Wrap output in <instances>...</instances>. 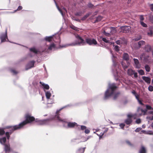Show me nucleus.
Masks as SVG:
<instances>
[{
  "label": "nucleus",
  "instance_id": "1",
  "mask_svg": "<svg viewBox=\"0 0 153 153\" xmlns=\"http://www.w3.org/2000/svg\"><path fill=\"white\" fill-rule=\"evenodd\" d=\"M26 120L21 123L18 125H16L13 126H7L6 128H10L13 130H16L21 128L23 126L27 123H30L35 120L34 118L31 117L30 115L26 114L25 116Z\"/></svg>",
  "mask_w": 153,
  "mask_h": 153
},
{
  "label": "nucleus",
  "instance_id": "2",
  "mask_svg": "<svg viewBox=\"0 0 153 153\" xmlns=\"http://www.w3.org/2000/svg\"><path fill=\"white\" fill-rule=\"evenodd\" d=\"M76 41L71 43L64 45L61 46L62 48H65L69 46H75L77 45H83L85 44V42L78 35H76Z\"/></svg>",
  "mask_w": 153,
  "mask_h": 153
},
{
  "label": "nucleus",
  "instance_id": "3",
  "mask_svg": "<svg viewBox=\"0 0 153 153\" xmlns=\"http://www.w3.org/2000/svg\"><path fill=\"white\" fill-rule=\"evenodd\" d=\"M116 88L114 84L109 85V87L105 92V98L107 99L109 97L112 95L114 93V90Z\"/></svg>",
  "mask_w": 153,
  "mask_h": 153
},
{
  "label": "nucleus",
  "instance_id": "4",
  "mask_svg": "<svg viewBox=\"0 0 153 153\" xmlns=\"http://www.w3.org/2000/svg\"><path fill=\"white\" fill-rule=\"evenodd\" d=\"M86 43L89 45L97 44V42L96 40L94 39L87 38L86 39Z\"/></svg>",
  "mask_w": 153,
  "mask_h": 153
},
{
  "label": "nucleus",
  "instance_id": "5",
  "mask_svg": "<svg viewBox=\"0 0 153 153\" xmlns=\"http://www.w3.org/2000/svg\"><path fill=\"white\" fill-rule=\"evenodd\" d=\"M147 110H144L142 108H139L137 109V115L138 117L141 116L142 114L145 115L146 113Z\"/></svg>",
  "mask_w": 153,
  "mask_h": 153
},
{
  "label": "nucleus",
  "instance_id": "6",
  "mask_svg": "<svg viewBox=\"0 0 153 153\" xmlns=\"http://www.w3.org/2000/svg\"><path fill=\"white\" fill-rule=\"evenodd\" d=\"M54 1V2L55 3V4H56V6L57 7V8L58 9V10H59V11L61 13V15L62 16H64V13H65L67 12V11L65 9L64 7H62V9H60L59 6L57 5L56 1H55V0H53Z\"/></svg>",
  "mask_w": 153,
  "mask_h": 153
},
{
  "label": "nucleus",
  "instance_id": "7",
  "mask_svg": "<svg viewBox=\"0 0 153 153\" xmlns=\"http://www.w3.org/2000/svg\"><path fill=\"white\" fill-rule=\"evenodd\" d=\"M131 27L129 26H124L121 27V30L123 33H127L128 32L130 29Z\"/></svg>",
  "mask_w": 153,
  "mask_h": 153
},
{
  "label": "nucleus",
  "instance_id": "8",
  "mask_svg": "<svg viewBox=\"0 0 153 153\" xmlns=\"http://www.w3.org/2000/svg\"><path fill=\"white\" fill-rule=\"evenodd\" d=\"M132 117L131 114H128L127 115L128 118L125 120V123L127 125L130 124L132 122L131 117Z\"/></svg>",
  "mask_w": 153,
  "mask_h": 153
},
{
  "label": "nucleus",
  "instance_id": "9",
  "mask_svg": "<svg viewBox=\"0 0 153 153\" xmlns=\"http://www.w3.org/2000/svg\"><path fill=\"white\" fill-rule=\"evenodd\" d=\"M1 40V42H3L7 41L6 39L8 40L7 38V30L6 31V33L1 35L0 37Z\"/></svg>",
  "mask_w": 153,
  "mask_h": 153
},
{
  "label": "nucleus",
  "instance_id": "10",
  "mask_svg": "<svg viewBox=\"0 0 153 153\" xmlns=\"http://www.w3.org/2000/svg\"><path fill=\"white\" fill-rule=\"evenodd\" d=\"M146 110L147 111V110H152V111H151L149 112L150 113V114H151L152 115V118H150V117H147V118H149V119L151 120H153V109L152 108V107L148 105H146Z\"/></svg>",
  "mask_w": 153,
  "mask_h": 153
},
{
  "label": "nucleus",
  "instance_id": "11",
  "mask_svg": "<svg viewBox=\"0 0 153 153\" xmlns=\"http://www.w3.org/2000/svg\"><path fill=\"white\" fill-rule=\"evenodd\" d=\"M134 60L135 67L137 68H140L141 67V65L139 63L138 60L136 59H134Z\"/></svg>",
  "mask_w": 153,
  "mask_h": 153
},
{
  "label": "nucleus",
  "instance_id": "12",
  "mask_svg": "<svg viewBox=\"0 0 153 153\" xmlns=\"http://www.w3.org/2000/svg\"><path fill=\"white\" fill-rule=\"evenodd\" d=\"M34 62L33 61L30 62L27 65L26 68V70H27L33 67L34 66Z\"/></svg>",
  "mask_w": 153,
  "mask_h": 153
},
{
  "label": "nucleus",
  "instance_id": "13",
  "mask_svg": "<svg viewBox=\"0 0 153 153\" xmlns=\"http://www.w3.org/2000/svg\"><path fill=\"white\" fill-rule=\"evenodd\" d=\"M142 78L143 80H144L146 83L148 84H150V83L151 79L150 77L145 76H143Z\"/></svg>",
  "mask_w": 153,
  "mask_h": 153
},
{
  "label": "nucleus",
  "instance_id": "14",
  "mask_svg": "<svg viewBox=\"0 0 153 153\" xmlns=\"http://www.w3.org/2000/svg\"><path fill=\"white\" fill-rule=\"evenodd\" d=\"M149 56H146L144 53L142 54L140 57L141 60L145 62H146L148 60L147 58Z\"/></svg>",
  "mask_w": 153,
  "mask_h": 153
},
{
  "label": "nucleus",
  "instance_id": "15",
  "mask_svg": "<svg viewBox=\"0 0 153 153\" xmlns=\"http://www.w3.org/2000/svg\"><path fill=\"white\" fill-rule=\"evenodd\" d=\"M48 120H39L38 122V124L39 125H43L47 124L48 121Z\"/></svg>",
  "mask_w": 153,
  "mask_h": 153
},
{
  "label": "nucleus",
  "instance_id": "16",
  "mask_svg": "<svg viewBox=\"0 0 153 153\" xmlns=\"http://www.w3.org/2000/svg\"><path fill=\"white\" fill-rule=\"evenodd\" d=\"M68 127L70 128H72L75 126H77V124L74 122V123H68Z\"/></svg>",
  "mask_w": 153,
  "mask_h": 153
},
{
  "label": "nucleus",
  "instance_id": "17",
  "mask_svg": "<svg viewBox=\"0 0 153 153\" xmlns=\"http://www.w3.org/2000/svg\"><path fill=\"white\" fill-rule=\"evenodd\" d=\"M4 146V150L5 152H9L10 150L9 144H5Z\"/></svg>",
  "mask_w": 153,
  "mask_h": 153
},
{
  "label": "nucleus",
  "instance_id": "18",
  "mask_svg": "<svg viewBox=\"0 0 153 153\" xmlns=\"http://www.w3.org/2000/svg\"><path fill=\"white\" fill-rule=\"evenodd\" d=\"M123 59L128 61L129 58L128 55L127 53H124L123 55Z\"/></svg>",
  "mask_w": 153,
  "mask_h": 153
},
{
  "label": "nucleus",
  "instance_id": "19",
  "mask_svg": "<svg viewBox=\"0 0 153 153\" xmlns=\"http://www.w3.org/2000/svg\"><path fill=\"white\" fill-rule=\"evenodd\" d=\"M40 83L43 86L44 89L48 90L49 88V86L48 84H45L44 83H42L41 82H40Z\"/></svg>",
  "mask_w": 153,
  "mask_h": 153
},
{
  "label": "nucleus",
  "instance_id": "20",
  "mask_svg": "<svg viewBox=\"0 0 153 153\" xmlns=\"http://www.w3.org/2000/svg\"><path fill=\"white\" fill-rule=\"evenodd\" d=\"M45 39L46 41L49 42L52 41L53 39L54 40V39L53 38V37L52 36L46 37L45 38Z\"/></svg>",
  "mask_w": 153,
  "mask_h": 153
},
{
  "label": "nucleus",
  "instance_id": "21",
  "mask_svg": "<svg viewBox=\"0 0 153 153\" xmlns=\"http://www.w3.org/2000/svg\"><path fill=\"white\" fill-rule=\"evenodd\" d=\"M45 95L46 98L48 100L49 99L50 97L51 96V93H50V92L49 91L45 92Z\"/></svg>",
  "mask_w": 153,
  "mask_h": 153
},
{
  "label": "nucleus",
  "instance_id": "22",
  "mask_svg": "<svg viewBox=\"0 0 153 153\" xmlns=\"http://www.w3.org/2000/svg\"><path fill=\"white\" fill-rule=\"evenodd\" d=\"M56 48V47L54 44H51L48 48V49L50 50L55 49Z\"/></svg>",
  "mask_w": 153,
  "mask_h": 153
},
{
  "label": "nucleus",
  "instance_id": "23",
  "mask_svg": "<svg viewBox=\"0 0 153 153\" xmlns=\"http://www.w3.org/2000/svg\"><path fill=\"white\" fill-rule=\"evenodd\" d=\"M147 35L150 37H152L153 36V30L151 29L149 30V32H148L147 33Z\"/></svg>",
  "mask_w": 153,
  "mask_h": 153
},
{
  "label": "nucleus",
  "instance_id": "24",
  "mask_svg": "<svg viewBox=\"0 0 153 153\" xmlns=\"http://www.w3.org/2000/svg\"><path fill=\"white\" fill-rule=\"evenodd\" d=\"M6 141V138L4 137L0 138V143L2 144H4L5 142Z\"/></svg>",
  "mask_w": 153,
  "mask_h": 153
},
{
  "label": "nucleus",
  "instance_id": "25",
  "mask_svg": "<svg viewBox=\"0 0 153 153\" xmlns=\"http://www.w3.org/2000/svg\"><path fill=\"white\" fill-rule=\"evenodd\" d=\"M134 71L131 69H129L128 70V74L129 75L131 76L133 74Z\"/></svg>",
  "mask_w": 153,
  "mask_h": 153
},
{
  "label": "nucleus",
  "instance_id": "26",
  "mask_svg": "<svg viewBox=\"0 0 153 153\" xmlns=\"http://www.w3.org/2000/svg\"><path fill=\"white\" fill-rule=\"evenodd\" d=\"M145 50L147 52L149 51H151V46L149 45H147L145 46Z\"/></svg>",
  "mask_w": 153,
  "mask_h": 153
},
{
  "label": "nucleus",
  "instance_id": "27",
  "mask_svg": "<svg viewBox=\"0 0 153 153\" xmlns=\"http://www.w3.org/2000/svg\"><path fill=\"white\" fill-rule=\"evenodd\" d=\"M140 153H146L145 148L143 146H142L139 151Z\"/></svg>",
  "mask_w": 153,
  "mask_h": 153
},
{
  "label": "nucleus",
  "instance_id": "28",
  "mask_svg": "<svg viewBox=\"0 0 153 153\" xmlns=\"http://www.w3.org/2000/svg\"><path fill=\"white\" fill-rule=\"evenodd\" d=\"M85 151V148H81L77 151L76 153H83Z\"/></svg>",
  "mask_w": 153,
  "mask_h": 153
},
{
  "label": "nucleus",
  "instance_id": "29",
  "mask_svg": "<svg viewBox=\"0 0 153 153\" xmlns=\"http://www.w3.org/2000/svg\"><path fill=\"white\" fill-rule=\"evenodd\" d=\"M145 42L144 41L142 40L138 42V44L140 47L145 45Z\"/></svg>",
  "mask_w": 153,
  "mask_h": 153
},
{
  "label": "nucleus",
  "instance_id": "30",
  "mask_svg": "<svg viewBox=\"0 0 153 153\" xmlns=\"http://www.w3.org/2000/svg\"><path fill=\"white\" fill-rule=\"evenodd\" d=\"M145 68L146 71L149 72L150 71V68L149 65H146L145 66Z\"/></svg>",
  "mask_w": 153,
  "mask_h": 153
},
{
  "label": "nucleus",
  "instance_id": "31",
  "mask_svg": "<svg viewBox=\"0 0 153 153\" xmlns=\"http://www.w3.org/2000/svg\"><path fill=\"white\" fill-rule=\"evenodd\" d=\"M30 50L31 51L35 53H37L38 52V50L34 48H30Z\"/></svg>",
  "mask_w": 153,
  "mask_h": 153
},
{
  "label": "nucleus",
  "instance_id": "32",
  "mask_svg": "<svg viewBox=\"0 0 153 153\" xmlns=\"http://www.w3.org/2000/svg\"><path fill=\"white\" fill-rule=\"evenodd\" d=\"M138 72L139 74L141 75H144L145 74V72L144 71L142 70H140L138 71Z\"/></svg>",
  "mask_w": 153,
  "mask_h": 153
},
{
  "label": "nucleus",
  "instance_id": "33",
  "mask_svg": "<svg viewBox=\"0 0 153 153\" xmlns=\"http://www.w3.org/2000/svg\"><path fill=\"white\" fill-rule=\"evenodd\" d=\"M140 23L141 25L144 27H146L147 26V25L145 23H144V22H143V21H140Z\"/></svg>",
  "mask_w": 153,
  "mask_h": 153
},
{
  "label": "nucleus",
  "instance_id": "34",
  "mask_svg": "<svg viewBox=\"0 0 153 153\" xmlns=\"http://www.w3.org/2000/svg\"><path fill=\"white\" fill-rule=\"evenodd\" d=\"M102 39L103 41L106 43H109V40L105 38H102Z\"/></svg>",
  "mask_w": 153,
  "mask_h": 153
},
{
  "label": "nucleus",
  "instance_id": "35",
  "mask_svg": "<svg viewBox=\"0 0 153 153\" xmlns=\"http://www.w3.org/2000/svg\"><path fill=\"white\" fill-rule=\"evenodd\" d=\"M96 134L98 136H99V138L100 139V138L102 137V136L104 134V132H101L100 134L98 133H96Z\"/></svg>",
  "mask_w": 153,
  "mask_h": 153
},
{
  "label": "nucleus",
  "instance_id": "36",
  "mask_svg": "<svg viewBox=\"0 0 153 153\" xmlns=\"http://www.w3.org/2000/svg\"><path fill=\"white\" fill-rule=\"evenodd\" d=\"M89 14H87L82 19V20H84L86 19L89 16Z\"/></svg>",
  "mask_w": 153,
  "mask_h": 153
},
{
  "label": "nucleus",
  "instance_id": "37",
  "mask_svg": "<svg viewBox=\"0 0 153 153\" xmlns=\"http://www.w3.org/2000/svg\"><path fill=\"white\" fill-rule=\"evenodd\" d=\"M55 118L57 120H58L59 121H63V120H62L60 119L59 118V116L58 115H57L55 116Z\"/></svg>",
  "mask_w": 153,
  "mask_h": 153
},
{
  "label": "nucleus",
  "instance_id": "38",
  "mask_svg": "<svg viewBox=\"0 0 153 153\" xmlns=\"http://www.w3.org/2000/svg\"><path fill=\"white\" fill-rule=\"evenodd\" d=\"M5 133L3 129H2L0 128V134L2 135L4 134Z\"/></svg>",
  "mask_w": 153,
  "mask_h": 153
},
{
  "label": "nucleus",
  "instance_id": "39",
  "mask_svg": "<svg viewBox=\"0 0 153 153\" xmlns=\"http://www.w3.org/2000/svg\"><path fill=\"white\" fill-rule=\"evenodd\" d=\"M149 90L150 91H153V87L152 86H150L148 87Z\"/></svg>",
  "mask_w": 153,
  "mask_h": 153
},
{
  "label": "nucleus",
  "instance_id": "40",
  "mask_svg": "<svg viewBox=\"0 0 153 153\" xmlns=\"http://www.w3.org/2000/svg\"><path fill=\"white\" fill-rule=\"evenodd\" d=\"M115 50L117 51H119V48L118 46H116L114 47Z\"/></svg>",
  "mask_w": 153,
  "mask_h": 153
},
{
  "label": "nucleus",
  "instance_id": "41",
  "mask_svg": "<svg viewBox=\"0 0 153 153\" xmlns=\"http://www.w3.org/2000/svg\"><path fill=\"white\" fill-rule=\"evenodd\" d=\"M71 28L72 29L75 30H78V28L75 27L74 26H71Z\"/></svg>",
  "mask_w": 153,
  "mask_h": 153
},
{
  "label": "nucleus",
  "instance_id": "42",
  "mask_svg": "<svg viewBox=\"0 0 153 153\" xmlns=\"http://www.w3.org/2000/svg\"><path fill=\"white\" fill-rule=\"evenodd\" d=\"M86 128V127L85 126H81V129L82 130H85Z\"/></svg>",
  "mask_w": 153,
  "mask_h": 153
},
{
  "label": "nucleus",
  "instance_id": "43",
  "mask_svg": "<svg viewBox=\"0 0 153 153\" xmlns=\"http://www.w3.org/2000/svg\"><path fill=\"white\" fill-rule=\"evenodd\" d=\"M85 132L86 134H88L90 132V130L89 129H87L86 128L85 131Z\"/></svg>",
  "mask_w": 153,
  "mask_h": 153
},
{
  "label": "nucleus",
  "instance_id": "44",
  "mask_svg": "<svg viewBox=\"0 0 153 153\" xmlns=\"http://www.w3.org/2000/svg\"><path fill=\"white\" fill-rule=\"evenodd\" d=\"M6 135L7 137V139H9L10 137L9 133L8 132H6Z\"/></svg>",
  "mask_w": 153,
  "mask_h": 153
},
{
  "label": "nucleus",
  "instance_id": "45",
  "mask_svg": "<svg viewBox=\"0 0 153 153\" xmlns=\"http://www.w3.org/2000/svg\"><path fill=\"white\" fill-rule=\"evenodd\" d=\"M141 128H137L135 130V131L136 132H138L141 130Z\"/></svg>",
  "mask_w": 153,
  "mask_h": 153
},
{
  "label": "nucleus",
  "instance_id": "46",
  "mask_svg": "<svg viewBox=\"0 0 153 153\" xmlns=\"http://www.w3.org/2000/svg\"><path fill=\"white\" fill-rule=\"evenodd\" d=\"M125 126V124L123 123L120 124V126L121 127V128H123Z\"/></svg>",
  "mask_w": 153,
  "mask_h": 153
},
{
  "label": "nucleus",
  "instance_id": "47",
  "mask_svg": "<svg viewBox=\"0 0 153 153\" xmlns=\"http://www.w3.org/2000/svg\"><path fill=\"white\" fill-rule=\"evenodd\" d=\"M133 74L134 75V77L135 78H137V74L136 72H135V71L134 72V73Z\"/></svg>",
  "mask_w": 153,
  "mask_h": 153
},
{
  "label": "nucleus",
  "instance_id": "48",
  "mask_svg": "<svg viewBox=\"0 0 153 153\" xmlns=\"http://www.w3.org/2000/svg\"><path fill=\"white\" fill-rule=\"evenodd\" d=\"M136 122L137 123L139 124L140 123L141 120L140 119H138L136 120Z\"/></svg>",
  "mask_w": 153,
  "mask_h": 153
},
{
  "label": "nucleus",
  "instance_id": "49",
  "mask_svg": "<svg viewBox=\"0 0 153 153\" xmlns=\"http://www.w3.org/2000/svg\"><path fill=\"white\" fill-rule=\"evenodd\" d=\"M140 19L141 21H142L144 19V18L143 16H140Z\"/></svg>",
  "mask_w": 153,
  "mask_h": 153
},
{
  "label": "nucleus",
  "instance_id": "50",
  "mask_svg": "<svg viewBox=\"0 0 153 153\" xmlns=\"http://www.w3.org/2000/svg\"><path fill=\"white\" fill-rule=\"evenodd\" d=\"M102 19V18L101 16H99L97 18V20L99 21L100 20Z\"/></svg>",
  "mask_w": 153,
  "mask_h": 153
},
{
  "label": "nucleus",
  "instance_id": "51",
  "mask_svg": "<svg viewBox=\"0 0 153 153\" xmlns=\"http://www.w3.org/2000/svg\"><path fill=\"white\" fill-rule=\"evenodd\" d=\"M135 97H136V99L137 100H139V95L136 94H135Z\"/></svg>",
  "mask_w": 153,
  "mask_h": 153
},
{
  "label": "nucleus",
  "instance_id": "52",
  "mask_svg": "<svg viewBox=\"0 0 153 153\" xmlns=\"http://www.w3.org/2000/svg\"><path fill=\"white\" fill-rule=\"evenodd\" d=\"M137 100L140 104L141 105H143V103L142 102V101H141V100Z\"/></svg>",
  "mask_w": 153,
  "mask_h": 153
},
{
  "label": "nucleus",
  "instance_id": "53",
  "mask_svg": "<svg viewBox=\"0 0 153 153\" xmlns=\"http://www.w3.org/2000/svg\"><path fill=\"white\" fill-rule=\"evenodd\" d=\"M122 65L124 69H126L128 67V66L124 65L123 63H122Z\"/></svg>",
  "mask_w": 153,
  "mask_h": 153
},
{
  "label": "nucleus",
  "instance_id": "54",
  "mask_svg": "<svg viewBox=\"0 0 153 153\" xmlns=\"http://www.w3.org/2000/svg\"><path fill=\"white\" fill-rule=\"evenodd\" d=\"M22 9V7L21 6H19L17 9L18 10H20Z\"/></svg>",
  "mask_w": 153,
  "mask_h": 153
},
{
  "label": "nucleus",
  "instance_id": "55",
  "mask_svg": "<svg viewBox=\"0 0 153 153\" xmlns=\"http://www.w3.org/2000/svg\"><path fill=\"white\" fill-rule=\"evenodd\" d=\"M72 18L74 20H76L79 21V22H80V20H79V19L77 20V19H75L74 18V17H72Z\"/></svg>",
  "mask_w": 153,
  "mask_h": 153
},
{
  "label": "nucleus",
  "instance_id": "56",
  "mask_svg": "<svg viewBox=\"0 0 153 153\" xmlns=\"http://www.w3.org/2000/svg\"><path fill=\"white\" fill-rule=\"evenodd\" d=\"M151 9L152 10H153V4H151L150 5Z\"/></svg>",
  "mask_w": 153,
  "mask_h": 153
},
{
  "label": "nucleus",
  "instance_id": "57",
  "mask_svg": "<svg viewBox=\"0 0 153 153\" xmlns=\"http://www.w3.org/2000/svg\"><path fill=\"white\" fill-rule=\"evenodd\" d=\"M116 43L117 44H120V40H117L116 41Z\"/></svg>",
  "mask_w": 153,
  "mask_h": 153
},
{
  "label": "nucleus",
  "instance_id": "58",
  "mask_svg": "<svg viewBox=\"0 0 153 153\" xmlns=\"http://www.w3.org/2000/svg\"><path fill=\"white\" fill-rule=\"evenodd\" d=\"M12 72L14 74H16L17 73V72H16L15 70H13L12 71Z\"/></svg>",
  "mask_w": 153,
  "mask_h": 153
},
{
  "label": "nucleus",
  "instance_id": "59",
  "mask_svg": "<svg viewBox=\"0 0 153 153\" xmlns=\"http://www.w3.org/2000/svg\"><path fill=\"white\" fill-rule=\"evenodd\" d=\"M104 34L107 36H108L109 34V33H107L105 31H104Z\"/></svg>",
  "mask_w": 153,
  "mask_h": 153
},
{
  "label": "nucleus",
  "instance_id": "60",
  "mask_svg": "<svg viewBox=\"0 0 153 153\" xmlns=\"http://www.w3.org/2000/svg\"><path fill=\"white\" fill-rule=\"evenodd\" d=\"M88 6L89 7H92L93 6V5L91 4H89L88 5Z\"/></svg>",
  "mask_w": 153,
  "mask_h": 153
},
{
  "label": "nucleus",
  "instance_id": "61",
  "mask_svg": "<svg viewBox=\"0 0 153 153\" xmlns=\"http://www.w3.org/2000/svg\"><path fill=\"white\" fill-rule=\"evenodd\" d=\"M140 39H141V36H140V37H139V39H137V38H135V41H137V40H139Z\"/></svg>",
  "mask_w": 153,
  "mask_h": 153
},
{
  "label": "nucleus",
  "instance_id": "62",
  "mask_svg": "<svg viewBox=\"0 0 153 153\" xmlns=\"http://www.w3.org/2000/svg\"><path fill=\"white\" fill-rule=\"evenodd\" d=\"M95 130V129H93V130ZM95 130L96 132H97L100 131L99 129H98V128L95 129Z\"/></svg>",
  "mask_w": 153,
  "mask_h": 153
},
{
  "label": "nucleus",
  "instance_id": "63",
  "mask_svg": "<svg viewBox=\"0 0 153 153\" xmlns=\"http://www.w3.org/2000/svg\"><path fill=\"white\" fill-rule=\"evenodd\" d=\"M81 13H77L76 14V16H80V15Z\"/></svg>",
  "mask_w": 153,
  "mask_h": 153
},
{
  "label": "nucleus",
  "instance_id": "64",
  "mask_svg": "<svg viewBox=\"0 0 153 153\" xmlns=\"http://www.w3.org/2000/svg\"><path fill=\"white\" fill-rule=\"evenodd\" d=\"M90 137V136H88V137L87 139H86L85 141H86L87 140H88L89 138Z\"/></svg>",
  "mask_w": 153,
  "mask_h": 153
}]
</instances>
